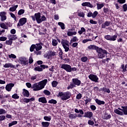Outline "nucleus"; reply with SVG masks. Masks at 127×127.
Instances as JSON below:
<instances>
[{"instance_id":"nucleus-1","label":"nucleus","mask_w":127,"mask_h":127,"mask_svg":"<svg viewBox=\"0 0 127 127\" xmlns=\"http://www.w3.org/2000/svg\"><path fill=\"white\" fill-rule=\"evenodd\" d=\"M47 82H48L47 79H44L38 83H34L32 85L31 89H33V91H40L44 89L47 84Z\"/></svg>"},{"instance_id":"nucleus-2","label":"nucleus","mask_w":127,"mask_h":127,"mask_svg":"<svg viewBox=\"0 0 127 127\" xmlns=\"http://www.w3.org/2000/svg\"><path fill=\"white\" fill-rule=\"evenodd\" d=\"M59 96L61 97L62 101H66V100H68V99H70V97H71V93L70 92H60L59 93Z\"/></svg>"},{"instance_id":"nucleus-3","label":"nucleus","mask_w":127,"mask_h":127,"mask_svg":"<svg viewBox=\"0 0 127 127\" xmlns=\"http://www.w3.org/2000/svg\"><path fill=\"white\" fill-rule=\"evenodd\" d=\"M97 52L98 53V57L100 59H103V58H104L108 54V52L105 50H103L102 48H99Z\"/></svg>"},{"instance_id":"nucleus-4","label":"nucleus","mask_w":127,"mask_h":127,"mask_svg":"<svg viewBox=\"0 0 127 127\" xmlns=\"http://www.w3.org/2000/svg\"><path fill=\"white\" fill-rule=\"evenodd\" d=\"M35 16L37 23H41L42 21H46V17L44 15L41 16V15H40V13H35Z\"/></svg>"},{"instance_id":"nucleus-5","label":"nucleus","mask_w":127,"mask_h":127,"mask_svg":"<svg viewBox=\"0 0 127 127\" xmlns=\"http://www.w3.org/2000/svg\"><path fill=\"white\" fill-rule=\"evenodd\" d=\"M61 44L64 49L65 52L69 51V42L67 40L62 39Z\"/></svg>"},{"instance_id":"nucleus-6","label":"nucleus","mask_w":127,"mask_h":127,"mask_svg":"<svg viewBox=\"0 0 127 127\" xmlns=\"http://www.w3.org/2000/svg\"><path fill=\"white\" fill-rule=\"evenodd\" d=\"M118 36L115 35L113 36H111L110 35H107L104 36V38L107 40H109L110 41H116Z\"/></svg>"},{"instance_id":"nucleus-7","label":"nucleus","mask_w":127,"mask_h":127,"mask_svg":"<svg viewBox=\"0 0 127 127\" xmlns=\"http://www.w3.org/2000/svg\"><path fill=\"white\" fill-rule=\"evenodd\" d=\"M26 18H22L20 19L19 20V22L17 25V27H20V26H23V25H24V24L26 23Z\"/></svg>"},{"instance_id":"nucleus-8","label":"nucleus","mask_w":127,"mask_h":127,"mask_svg":"<svg viewBox=\"0 0 127 127\" xmlns=\"http://www.w3.org/2000/svg\"><path fill=\"white\" fill-rule=\"evenodd\" d=\"M62 69H64L66 72H71V65L67 64H63L61 66Z\"/></svg>"},{"instance_id":"nucleus-9","label":"nucleus","mask_w":127,"mask_h":127,"mask_svg":"<svg viewBox=\"0 0 127 127\" xmlns=\"http://www.w3.org/2000/svg\"><path fill=\"white\" fill-rule=\"evenodd\" d=\"M88 78L93 82H95L97 83L98 82V80H99V78L98 76L95 74H91L88 76Z\"/></svg>"},{"instance_id":"nucleus-10","label":"nucleus","mask_w":127,"mask_h":127,"mask_svg":"<svg viewBox=\"0 0 127 127\" xmlns=\"http://www.w3.org/2000/svg\"><path fill=\"white\" fill-rule=\"evenodd\" d=\"M46 68H48V66L42 64L40 66H37L35 67L34 70L35 71H38L39 72H41V71H43V69H45Z\"/></svg>"},{"instance_id":"nucleus-11","label":"nucleus","mask_w":127,"mask_h":127,"mask_svg":"<svg viewBox=\"0 0 127 127\" xmlns=\"http://www.w3.org/2000/svg\"><path fill=\"white\" fill-rule=\"evenodd\" d=\"M5 14H6V13L4 11H2L0 12L1 21L6 20V16L5 15Z\"/></svg>"},{"instance_id":"nucleus-12","label":"nucleus","mask_w":127,"mask_h":127,"mask_svg":"<svg viewBox=\"0 0 127 127\" xmlns=\"http://www.w3.org/2000/svg\"><path fill=\"white\" fill-rule=\"evenodd\" d=\"M93 112L88 111L84 113V118H88V119H91L93 118Z\"/></svg>"},{"instance_id":"nucleus-13","label":"nucleus","mask_w":127,"mask_h":127,"mask_svg":"<svg viewBox=\"0 0 127 127\" xmlns=\"http://www.w3.org/2000/svg\"><path fill=\"white\" fill-rule=\"evenodd\" d=\"M12 87H14V84L9 83L6 85L5 89L8 92H10L12 89Z\"/></svg>"},{"instance_id":"nucleus-14","label":"nucleus","mask_w":127,"mask_h":127,"mask_svg":"<svg viewBox=\"0 0 127 127\" xmlns=\"http://www.w3.org/2000/svg\"><path fill=\"white\" fill-rule=\"evenodd\" d=\"M72 82L73 84L76 86H80V85H81V80L78 79V78L72 79Z\"/></svg>"},{"instance_id":"nucleus-15","label":"nucleus","mask_w":127,"mask_h":127,"mask_svg":"<svg viewBox=\"0 0 127 127\" xmlns=\"http://www.w3.org/2000/svg\"><path fill=\"white\" fill-rule=\"evenodd\" d=\"M19 62L21 63V64L23 65H27L28 64V63L25 60V58H20L19 59Z\"/></svg>"},{"instance_id":"nucleus-16","label":"nucleus","mask_w":127,"mask_h":127,"mask_svg":"<svg viewBox=\"0 0 127 127\" xmlns=\"http://www.w3.org/2000/svg\"><path fill=\"white\" fill-rule=\"evenodd\" d=\"M87 48L88 49H89V50H96V51H98V50L99 49V47L94 45H91L89 46Z\"/></svg>"},{"instance_id":"nucleus-17","label":"nucleus","mask_w":127,"mask_h":127,"mask_svg":"<svg viewBox=\"0 0 127 127\" xmlns=\"http://www.w3.org/2000/svg\"><path fill=\"white\" fill-rule=\"evenodd\" d=\"M111 24V22L106 21L104 24H102V28H106V26H110Z\"/></svg>"},{"instance_id":"nucleus-18","label":"nucleus","mask_w":127,"mask_h":127,"mask_svg":"<svg viewBox=\"0 0 127 127\" xmlns=\"http://www.w3.org/2000/svg\"><path fill=\"white\" fill-rule=\"evenodd\" d=\"M22 94L24 96V97H26L27 98H28L29 97V92L25 89H23Z\"/></svg>"},{"instance_id":"nucleus-19","label":"nucleus","mask_w":127,"mask_h":127,"mask_svg":"<svg viewBox=\"0 0 127 127\" xmlns=\"http://www.w3.org/2000/svg\"><path fill=\"white\" fill-rule=\"evenodd\" d=\"M38 101L40 103H42L43 104H46V103H47L45 97H40L39 98Z\"/></svg>"},{"instance_id":"nucleus-20","label":"nucleus","mask_w":127,"mask_h":127,"mask_svg":"<svg viewBox=\"0 0 127 127\" xmlns=\"http://www.w3.org/2000/svg\"><path fill=\"white\" fill-rule=\"evenodd\" d=\"M82 6H88L89 7H93V5L91 4V3L89 2H85L81 4Z\"/></svg>"},{"instance_id":"nucleus-21","label":"nucleus","mask_w":127,"mask_h":127,"mask_svg":"<svg viewBox=\"0 0 127 127\" xmlns=\"http://www.w3.org/2000/svg\"><path fill=\"white\" fill-rule=\"evenodd\" d=\"M95 102L97 105H99V106H101V105H105V103L104 101H101L100 100H99L98 99H95Z\"/></svg>"},{"instance_id":"nucleus-22","label":"nucleus","mask_w":127,"mask_h":127,"mask_svg":"<svg viewBox=\"0 0 127 127\" xmlns=\"http://www.w3.org/2000/svg\"><path fill=\"white\" fill-rule=\"evenodd\" d=\"M42 49V46L40 44H37L36 45H35L36 50L39 51V50H41Z\"/></svg>"},{"instance_id":"nucleus-23","label":"nucleus","mask_w":127,"mask_h":127,"mask_svg":"<svg viewBox=\"0 0 127 127\" xmlns=\"http://www.w3.org/2000/svg\"><path fill=\"white\" fill-rule=\"evenodd\" d=\"M69 30H68L67 33L68 36H72V35H76V34H77V32H71V31H69Z\"/></svg>"},{"instance_id":"nucleus-24","label":"nucleus","mask_w":127,"mask_h":127,"mask_svg":"<svg viewBox=\"0 0 127 127\" xmlns=\"http://www.w3.org/2000/svg\"><path fill=\"white\" fill-rule=\"evenodd\" d=\"M114 112L116 114L120 116H123V115H124V112L120 111L119 109H115Z\"/></svg>"},{"instance_id":"nucleus-25","label":"nucleus","mask_w":127,"mask_h":127,"mask_svg":"<svg viewBox=\"0 0 127 127\" xmlns=\"http://www.w3.org/2000/svg\"><path fill=\"white\" fill-rule=\"evenodd\" d=\"M100 91H103V92H106L108 94H110V93H111V91L110 90V89H107L106 87H103V88L100 89Z\"/></svg>"},{"instance_id":"nucleus-26","label":"nucleus","mask_w":127,"mask_h":127,"mask_svg":"<svg viewBox=\"0 0 127 127\" xmlns=\"http://www.w3.org/2000/svg\"><path fill=\"white\" fill-rule=\"evenodd\" d=\"M50 123L49 122H42V126L43 127H49Z\"/></svg>"},{"instance_id":"nucleus-27","label":"nucleus","mask_w":127,"mask_h":127,"mask_svg":"<svg viewBox=\"0 0 127 127\" xmlns=\"http://www.w3.org/2000/svg\"><path fill=\"white\" fill-rule=\"evenodd\" d=\"M5 43L6 44V45H9L10 46H11L12 45V40L9 39L8 40H6Z\"/></svg>"},{"instance_id":"nucleus-28","label":"nucleus","mask_w":127,"mask_h":127,"mask_svg":"<svg viewBox=\"0 0 127 127\" xmlns=\"http://www.w3.org/2000/svg\"><path fill=\"white\" fill-rule=\"evenodd\" d=\"M3 67L4 68H13V65H12L11 64H5L4 65Z\"/></svg>"},{"instance_id":"nucleus-29","label":"nucleus","mask_w":127,"mask_h":127,"mask_svg":"<svg viewBox=\"0 0 127 127\" xmlns=\"http://www.w3.org/2000/svg\"><path fill=\"white\" fill-rule=\"evenodd\" d=\"M123 109L122 112H123L124 115H127V106H122Z\"/></svg>"},{"instance_id":"nucleus-30","label":"nucleus","mask_w":127,"mask_h":127,"mask_svg":"<svg viewBox=\"0 0 127 127\" xmlns=\"http://www.w3.org/2000/svg\"><path fill=\"white\" fill-rule=\"evenodd\" d=\"M0 26L1 28H3V29H8V27L5 25L4 23H2L0 24Z\"/></svg>"},{"instance_id":"nucleus-31","label":"nucleus","mask_w":127,"mask_h":127,"mask_svg":"<svg viewBox=\"0 0 127 127\" xmlns=\"http://www.w3.org/2000/svg\"><path fill=\"white\" fill-rule=\"evenodd\" d=\"M17 6H18V5H16L15 6H14V7H10L9 8V10L10 11H12V12L15 11V10H16V8H17Z\"/></svg>"},{"instance_id":"nucleus-32","label":"nucleus","mask_w":127,"mask_h":127,"mask_svg":"<svg viewBox=\"0 0 127 127\" xmlns=\"http://www.w3.org/2000/svg\"><path fill=\"white\" fill-rule=\"evenodd\" d=\"M121 68L123 69V72H127V64L125 65V64H122Z\"/></svg>"},{"instance_id":"nucleus-33","label":"nucleus","mask_w":127,"mask_h":127,"mask_svg":"<svg viewBox=\"0 0 127 127\" xmlns=\"http://www.w3.org/2000/svg\"><path fill=\"white\" fill-rule=\"evenodd\" d=\"M76 118H77L76 114H70L69 116V118L71 119V120H73V119H76Z\"/></svg>"},{"instance_id":"nucleus-34","label":"nucleus","mask_w":127,"mask_h":127,"mask_svg":"<svg viewBox=\"0 0 127 127\" xmlns=\"http://www.w3.org/2000/svg\"><path fill=\"white\" fill-rule=\"evenodd\" d=\"M58 24L61 26L62 29H65V24L64 23L60 22L58 23Z\"/></svg>"},{"instance_id":"nucleus-35","label":"nucleus","mask_w":127,"mask_h":127,"mask_svg":"<svg viewBox=\"0 0 127 127\" xmlns=\"http://www.w3.org/2000/svg\"><path fill=\"white\" fill-rule=\"evenodd\" d=\"M76 41H78V38H77V37L74 36L72 38V39L70 41V43H73V42H76Z\"/></svg>"},{"instance_id":"nucleus-36","label":"nucleus","mask_w":127,"mask_h":127,"mask_svg":"<svg viewBox=\"0 0 127 127\" xmlns=\"http://www.w3.org/2000/svg\"><path fill=\"white\" fill-rule=\"evenodd\" d=\"M52 44L53 46H57V45H58V42H57V40L55 39H53Z\"/></svg>"},{"instance_id":"nucleus-37","label":"nucleus","mask_w":127,"mask_h":127,"mask_svg":"<svg viewBox=\"0 0 127 127\" xmlns=\"http://www.w3.org/2000/svg\"><path fill=\"white\" fill-rule=\"evenodd\" d=\"M86 32V29L84 27H81V30L78 31L79 34L81 35L83 33V32Z\"/></svg>"},{"instance_id":"nucleus-38","label":"nucleus","mask_w":127,"mask_h":127,"mask_svg":"<svg viewBox=\"0 0 127 127\" xmlns=\"http://www.w3.org/2000/svg\"><path fill=\"white\" fill-rule=\"evenodd\" d=\"M49 104H54V105H55L57 104V101L54 99H51V100L49 101Z\"/></svg>"},{"instance_id":"nucleus-39","label":"nucleus","mask_w":127,"mask_h":127,"mask_svg":"<svg viewBox=\"0 0 127 127\" xmlns=\"http://www.w3.org/2000/svg\"><path fill=\"white\" fill-rule=\"evenodd\" d=\"M44 119L45 121H47L48 122H50L51 121V116H45L44 117Z\"/></svg>"},{"instance_id":"nucleus-40","label":"nucleus","mask_w":127,"mask_h":127,"mask_svg":"<svg viewBox=\"0 0 127 127\" xmlns=\"http://www.w3.org/2000/svg\"><path fill=\"white\" fill-rule=\"evenodd\" d=\"M24 9H20L18 12V14L19 15H21V14H23V13H24Z\"/></svg>"},{"instance_id":"nucleus-41","label":"nucleus","mask_w":127,"mask_h":127,"mask_svg":"<svg viewBox=\"0 0 127 127\" xmlns=\"http://www.w3.org/2000/svg\"><path fill=\"white\" fill-rule=\"evenodd\" d=\"M81 60L82 62H86V61H88V58L86 57H83L81 58Z\"/></svg>"},{"instance_id":"nucleus-42","label":"nucleus","mask_w":127,"mask_h":127,"mask_svg":"<svg viewBox=\"0 0 127 127\" xmlns=\"http://www.w3.org/2000/svg\"><path fill=\"white\" fill-rule=\"evenodd\" d=\"M78 15L80 17H85V14L82 12H78Z\"/></svg>"},{"instance_id":"nucleus-43","label":"nucleus","mask_w":127,"mask_h":127,"mask_svg":"<svg viewBox=\"0 0 127 127\" xmlns=\"http://www.w3.org/2000/svg\"><path fill=\"white\" fill-rule=\"evenodd\" d=\"M97 9H101V8H102V7L104 6V4L97 3Z\"/></svg>"},{"instance_id":"nucleus-44","label":"nucleus","mask_w":127,"mask_h":127,"mask_svg":"<svg viewBox=\"0 0 127 127\" xmlns=\"http://www.w3.org/2000/svg\"><path fill=\"white\" fill-rule=\"evenodd\" d=\"M34 49H35V45H32L30 48V51L33 52Z\"/></svg>"},{"instance_id":"nucleus-45","label":"nucleus","mask_w":127,"mask_h":127,"mask_svg":"<svg viewBox=\"0 0 127 127\" xmlns=\"http://www.w3.org/2000/svg\"><path fill=\"white\" fill-rule=\"evenodd\" d=\"M45 94V95H47V96H50V91L47 90H45L43 92Z\"/></svg>"},{"instance_id":"nucleus-46","label":"nucleus","mask_w":127,"mask_h":127,"mask_svg":"<svg viewBox=\"0 0 127 127\" xmlns=\"http://www.w3.org/2000/svg\"><path fill=\"white\" fill-rule=\"evenodd\" d=\"M9 58H13V59H15L16 58V56H15L14 54H11V55H8Z\"/></svg>"},{"instance_id":"nucleus-47","label":"nucleus","mask_w":127,"mask_h":127,"mask_svg":"<svg viewBox=\"0 0 127 127\" xmlns=\"http://www.w3.org/2000/svg\"><path fill=\"white\" fill-rule=\"evenodd\" d=\"M13 99H19V96L17 94H14L12 96Z\"/></svg>"},{"instance_id":"nucleus-48","label":"nucleus","mask_w":127,"mask_h":127,"mask_svg":"<svg viewBox=\"0 0 127 127\" xmlns=\"http://www.w3.org/2000/svg\"><path fill=\"white\" fill-rule=\"evenodd\" d=\"M57 84H58V83L57 82V81H53L52 83V85L53 86V87H56V86H57Z\"/></svg>"},{"instance_id":"nucleus-49","label":"nucleus","mask_w":127,"mask_h":127,"mask_svg":"<svg viewBox=\"0 0 127 127\" xmlns=\"http://www.w3.org/2000/svg\"><path fill=\"white\" fill-rule=\"evenodd\" d=\"M97 15H98V11H95L93 13H92V18H95Z\"/></svg>"},{"instance_id":"nucleus-50","label":"nucleus","mask_w":127,"mask_h":127,"mask_svg":"<svg viewBox=\"0 0 127 127\" xmlns=\"http://www.w3.org/2000/svg\"><path fill=\"white\" fill-rule=\"evenodd\" d=\"M10 16L12 17V18L14 19V20L16 21V16H15V15H14L12 12L10 13Z\"/></svg>"},{"instance_id":"nucleus-51","label":"nucleus","mask_w":127,"mask_h":127,"mask_svg":"<svg viewBox=\"0 0 127 127\" xmlns=\"http://www.w3.org/2000/svg\"><path fill=\"white\" fill-rule=\"evenodd\" d=\"M10 39H11L12 41L13 40H16V39H17V37L16 35H11Z\"/></svg>"},{"instance_id":"nucleus-52","label":"nucleus","mask_w":127,"mask_h":127,"mask_svg":"<svg viewBox=\"0 0 127 127\" xmlns=\"http://www.w3.org/2000/svg\"><path fill=\"white\" fill-rule=\"evenodd\" d=\"M7 39V38L5 37H0V41H5Z\"/></svg>"},{"instance_id":"nucleus-53","label":"nucleus","mask_w":127,"mask_h":127,"mask_svg":"<svg viewBox=\"0 0 127 127\" xmlns=\"http://www.w3.org/2000/svg\"><path fill=\"white\" fill-rule=\"evenodd\" d=\"M29 64H32V63H33V59L32 58V57H30L29 59Z\"/></svg>"},{"instance_id":"nucleus-54","label":"nucleus","mask_w":127,"mask_h":127,"mask_svg":"<svg viewBox=\"0 0 127 127\" xmlns=\"http://www.w3.org/2000/svg\"><path fill=\"white\" fill-rule=\"evenodd\" d=\"M88 125H89V126H93L94 125V123L93 122V121L88 120Z\"/></svg>"},{"instance_id":"nucleus-55","label":"nucleus","mask_w":127,"mask_h":127,"mask_svg":"<svg viewBox=\"0 0 127 127\" xmlns=\"http://www.w3.org/2000/svg\"><path fill=\"white\" fill-rule=\"evenodd\" d=\"M82 98V94L81 93H79L76 96V99L77 100H79Z\"/></svg>"},{"instance_id":"nucleus-56","label":"nucleus","mask_w":127,"mask_h":127,"mask_svg":"<svg viewBox=\"0 0 127 127\" xmlns=\"http://www.w3.org/2000/svg\"><path fill=\"white\" fill-rule=\"evenodd\" d=\"M90 109L92 110V111H95V110L97 109L96 106L95 105H91L90 106Z\"/></svg>"},{"instance_id":"nucleus-57","label":"nucleus","mask_w":127,"mask_h":127,"mask_svg":"<svg viewBox=\"0 0 127 127\" xmlns=\"http://www.w3.org/2000/svg\"><path fill=\"white\" fill-rule=\"evenodd\" d=\"M6 112H5V110L3 109H0V115H2V114H5Z\"/></svg>"},{"instance_id":"nucleus-58","label":"nucleus","mask_w":127,"mask_h":127,"mask_svg":"<svg viewBox=\"0 0 127 127\" xmlns=\"http://www.w3.org/2000/svg\"><path fill=\"white\" fill-rule=\"evenodd\" d=\"M124 11H126L127 10V5L125 4L123 5Z\"/></svg>"},{"instance_id":"nucleus-59","label":"nucleus","mask_w":127,"mask_h":127,"mask_svg":"<svg viewBox=\"0 0 127 127\" xmlns=\"http://www.w3.org/2000/svg\"><path fill=\"white\" fill-rule=\"evenodd\" d=\"M90 23L91 24H97V21H94L93 20H90Z\"/></svg>"},{"instance_id":"nucleus-60","label":"nucleus","mask_w":127,"mask_h":127,"mask_svg":"<svg viewBox=\"0 0 127 127\" xmlns=\"http://www.w3.org/2000/svg\"><path fill=\"white\" fill-rule=\"evenodd\" d=\"M35 54L36 55H40L41 54V51L36 50V51L35 52Z\"/></svg>"},{"instance_id":"nucleus-61","label":"nucleus","mask_w":127,"mask_h":127,"mask_svg":"<svg viewBox=\"0 0 127 127\" xmlns=\"http://www.w3.org/2000/svg\"><path fill=\"white\" fill-rule=\"evenodd\" d=\"M23 101L24 103H29V99L24 98Z\"/></svg>"},{"instance_id":"nucleus-62","label":"nucleus","mask_w":127,"mask_h":127,"mask_svg":"<svg viewBox=\"0 0 127 127\" xmlns=\"http://www.w3.org/2000/svg\"><path fill=\"white\" fill-rule=\"evenodd\" d=\"M26 85L27 87H28V88H31V87H32V86H31V83H30L29 82H27L26 83Z\"/></svg>"},{"instance_id":"nucleus-63","label":"nucleus","mask_w":127,"mask_h":127,"mask_svg":"<svg viewBox=\"0 0 127 127\" xmlns=\"http://www.w3.org/2000/svg\"><path fill=\"white\" fill-rule=\"evenodd\" d=\"M5 119V116H0V121H3Z\"/></svg>"},{"instance_id":"nucleus-64","label":"nucleus","mask_w":127,"mask_h":127,"mask_svg":"<svg viewBox=\"0 0 127 127\" xmlns=\"http://www.w3.org/2000/svg\"><path fill=\"white\" fill-rule=\"evenodd\" d=\"M51 56H56V52H51Z\"/></svg>"}]
</instances>
